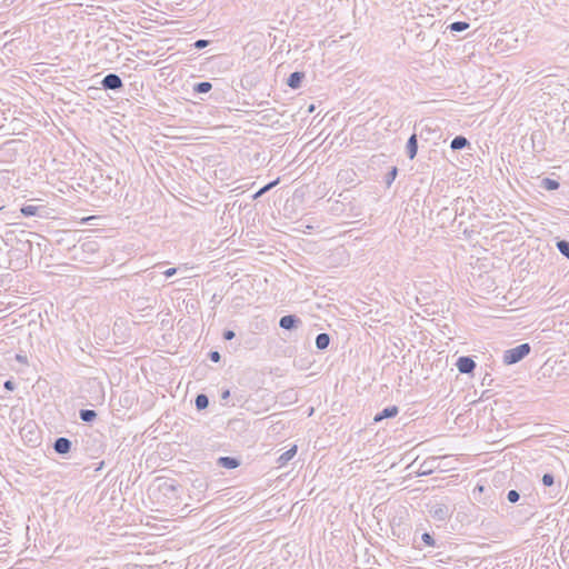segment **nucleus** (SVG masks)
<instances>
[{
    "label": "nucleus",
    "mask_w": 569,
    "mask_h": 569,
    "mask_svg": "<svg viewBox=\"0 0 569 569\" xmlns=\"http://www.w3.org/2000/svg\"><path fill=\"white\" fill-rule=\"evenodd\" d=\"M426 508L430 517L440 522L448 521L455 510L446 500H431L426 505Z\"/></svg>",
    "instance_id": "f257e3e1"
},
{
    "label": "nucleus",
    "mask_w": 569,
    "mask_h": 569,
    "mask_svg": "<svg viewBox=\"0 0 569 569\" xmlns=\"http://www.w3.org/2000/svg\"><path fill=\"white\" fill-rule=\"evenodd\" d=\"M531 351L529 343H521L515 348L508 349L503 352V362L506 365H513L526 358Z\"/></svg>",
    "instance_id": "f03ea898"
},
{
    "label": "nucleus",
    "mask_w": 569,
    "mask_h": 569,
    "mask_svg": "<svg viewBox=\"0 0 569 569\" xmlns=\"http://www.w3.org/2000/svg\"><path fill=\"white\" fill-rule=\"evenodd\" d=\"M101 87L104 90L118 91V90H121L123 88V81H122V79L118 74H116V73H108L101 80Z\"/></svg>",
    "instance_id": "7ed1b4c3"
},
{
    "label": "nucleus",
    "mask_w": 569,
    "mask_h": 569,
    "mask_svg": "<svg viewBox=\"0 0 569 569\" xmlns=\"http://www.w3.org/2000/svg\"><path fill=\"white\" fill-rule=\"evenodd\" d=\"M302 323L301 319L296 315H287L280 318L279 326L284 330L297 329Z\"/></svg>",
    "instance_id": "20e7f679"
},
{
    "label": "nucleus",
    "mask_w": 569,
    "mask_h": 569,
    "mask_svg": "<svg viewBox=\"0 0 569 569\" xmlns=\"http://www.w3.org/2000/svg\"><path fill=\"white\" fill-rule=\"evenodd\" d=\"M456 366L461 373H471L476 368V362L468 356H461L458 358Z\"/></svg>",
    "instance_id": "39448f33"
},
{
    "label": "nucleus",
    "mask_w": 569,
    "mask_h": 569,
    "mask_svg": "<svg viewBox=\"0 0 569 569\" xmlns=\"http://www.w3.org/2000/svg\"><path fill=\"white\" fill-rule=\"evenodd\" d=\"M72 442L66 437H59L53 442V449L59 455H68L71 450Z\"/></svg>",
    "instance_id": "423d86ee"
},
{
    "label": "nucleus",
    "mask_w": 569,
    "mask_h": 569,
    "mask_svg": "<svg viewBox=\"0 0 569 569\" xmlns=\"http://www.w3.org/2000/svg\"><path fill=\"white\" fill-rule=\"evenodd\" d=\"M437 457L427 458L419 467L418 476H428L438 467Z\"/></svg>",
    "instance_id": "0eeeda50"
},
{
    "label": "nucleus",
    "mask_w": 569,
    "mask_h": 569,
    "mask_svg": "<svg viewBox=\"0 0 569 569\" xmlns=\"http://www.w3.org/2000/svg\"><path fill=\"white\" fill-rule=\"evenodd\" d=\"M407 156L410 160L415 159L418 152V138L417 134L413 133L409 137L406 144Z\"/></svg>",
    "instance_id": "6e6552de"
},
{
    "label": "nucleus",
    "mask_w": 569,
    "mask_h": 569,
    "mask_svg": "<svg viewBox=\"0 0 569 569\" xmlns=\"http://www.w3.org/2000/svg\"><path fill=\"white\" fill-rule=\"evenodd\" d=\"M399 408L397 406H390L382 409L379 413L376 415L375 421H381L383 419L393 418L398 415Z\"/></svg>",
    "instance_id": "1a4fd4ad"
},
{
    "label": "nucleus",
    "mask_w": 569,
    "mask_h": 569,
    "mask_svg": "<svg viewBox=\"0 0 569 569\" xmlns=\"http://www.w3.org/2000/svg\"><path fill=\"white\" fill-rule=\"evenodd\" d=\"M305 79V73L300 71L292 72L287 79V84L291 89H299L301 87L302 80Z\"/></svg>",
    "instance_id": "9d476101"
},
{
    "label": "nucleus",
    "mask_w": 569,
    "mask_h": 569,
    "mask_svg": "<svg viewBox=\"0 0 569 569\" xmlns=\"http://www.w3.org/2000/svg\"><path fill=\"white\" fill-rule=\"evenodd\" d=\"M218 465L227 469H234L239 467L240 461L237 458L226 456L218 459Z\"/></svg>",
    "instance_id": "9b49d317"
},
{
    "label": "nucleus",
    "mask_w": 569,
    "mask_h": 569,
    "mask_svg": "<svg viewBox=\"0 0 569 569\" xmlns=\"http://www.w3.org/2000/svg\"><path fill=\"white\" fill-rule=\"evenodd\" d=\"M470 143L468 141V139L463 136H456L451 142H450V148L456 151V150H461L466 147H468Z\"/></svg>",
    "instance_id": "f8f14e48"
},
{
    "label": "nucleus",
    "mask_w": 569,
    "mask_h": 569,
    "mask_svg": "<svg viewBox=\"0 0 569 569\" xmlns=\"http://www.w3.org/2000/svg\"><path fill=\"white\" fill-rule=\"evenodd\" d=\"M297 453V446L291 447L278 458L279 466L287 465Z\"/></svg>",
    "instance_id": "ddd939ff"
},
{
    "label": "nucleus",
    "mask_w": 569,
    "mask_h": 569,
    "mask_svg": "<svg viewBox=\"0 0 569 569\" xmlns=\"http://www.w3.org/2000/svg\"><path fill=\"white\" fill-rule=\"evenodd\" d=\"M40 210H42V207L33 206V204H26L22 206L20 211L24 217H34L39 216Z\"/></svg>",
    "instance_id": "4468645a"
},
{
    "label": "nucleus",
    "mask_w": 569,
    "mask_h": 569,
    "mask_svg": "<svg viewBox=\"0 0 569 569\" xmlns=\"http://www.w3.org/2000/svg\"><path fill=\"white\" fill-rule=\"evenodd\" d=\"M330 343V336L328 333H319L317 337H316V347L319 349V350H325L328 348Z\"/></svg>",
    "instance_id": "2eb2a0df"
},
{
    "label": "nucleus",
    "mask_w": 569,
    "mask_h": 569,
    "mask_svg": "<svg viewBox=\"0 0 569 569\" xmlns=\"http://www.w3.org/2000/svg\"><path fill=\"white\" fill-rule=\"evenodd\" d=\"M280 181V178H277L276 180H272L270 181L269 183H267L266 186H263L262 188H260L253 196L252 198L256 200L260 197H262L264 193H267L268 191H270L272 188H274Z\"/></svg>",
    "instance_id": "dca6fc26"
},
{
    "label": "nucleus",
    "mask_w": 569,
    "mask_h": 569,
    "mask_svg": "<svg viewBox=\"0 0 569 569\" xmlns=\"http://www.w3.org/2000/svg\"><path fill=\"white\" fill-rule=\"evenodd\" d=\"M79 418L83 422H92L97 418V412L91 409H81L79 411Z\"/></svg>",
    "instance_id": "f3484780"
},
{
    "label": "nucleus",
    "mask_w": 569,
    "mask_h": 569,
    "mask_svg": "<svg viewBox=\"0 0 569 569\" xmlns=\"http://www.w3.org/2000/svg\"><path fill=\"white\" fill-rule=\"evenodd\" d=\"M540 187L546 189V190H548V191H553V190H557L560 187V183L557 180H555V179L543 178L541 180Z\"/></svg>",
    "instance_id": "a211bd4d"
},
{
    "label": "nucleus",
    "mask_w": 569,
    "mask_h": 569,
    "mask_svg": "<svg viewBox=\"0 0 569 569\" xmlns=\"http://www.w3.org/2000/svg\"><path fill=\"white\" fill-rule=\"evenodd\" d=\"M194 405L198 410H204L209 406V398L204 393H199L194 399Z\"/></svg>",
    "instance_id": "6ab92c4d"
},
{
    "label": "nucleus",
    "mask_w": 569,
    "mask_h": 569,
    "mask_svg": "<svg viewBox=\"0 0 569 569\" xmlns=\"http://www.w3.org/2000/svg\"><path fill=\"white\" fill-rule=\"evenodd\" d=\"M212 89V84L209 81L198 82L193 86V92L196 93H207Z\"/></svg>",
    "instance_id": "aec40b11"
},
{
    "label": "nucleus",
    "mask_w": 569,
    "mask_h": 569,
    "mask_svg": "<svg viewBox=\"0 0 569 569\" xmlns=\"http://www.w3.org/2000/svg\"><path fill=\"white\" fill-rule=\"evenodd\" d=\"M469 26L470 24L466 21H456V22H452L448 28L452 32H462V31L467 30L469 28Z\"/></svg>",
    "instance_id": "412c9836"
},
{
    "label": "nucleus",
    "mask_w": 569,
    "mask_h": 569,
    "mask_svg": "<svg viewBox=\"0 0 569 569\" xmlns=\"http://www.w3.org/2000/svg\"><path fill=\"white\" fill-rule=\"evenodd\" d=\"M556 247L561 254H563L567 259H569V241L558 240L556 243Z\"/></svg>",
    "instance_id": "4be33fe9"
},
{
    "label": "nucleus",
    "mask_w": 569,
    "mask_h": 569,
    "mask_svg": "<svg viewBox=\"0 0 569 569\" xmlns=\"http://www.w3.org/2000/svg\"><path fill=\"white\" fill-rule=\"evenodd\" d=\"M397 174H398V168L397 167H391V169L389 170V172L385 177V181H386L387 187H390L392 184V182L397 178Z\"/></svg>",
    "instance_id": "5701e85b"
},
{
    "label": "nucleus",
    "mask_w": 569,
    "mask_h": 569,
    "mask_svg": "<svg viewBox=\"0 0 569 569\" xmlns=\"http://www.w3.org/2000/svg\"><path fill=\"white\" fill-rule=\"evenodd\" d=\"M421 540L423 541V543L428 547H435L436 546V540L435 538L432 537V535H430L429 532H423L421 535Z\"/></svg>",
    "instance_id": "b1692460"
},
{
    "label": "nucleus",
    "mask_w": 569,
    "mask_h": 569,
    "mask_svg": "<svg viewBox=\"0 0 569 569\" xmlns=\"http://www.w3.org/2000/svg\"><path fill=\"white\" fill-rule=\"evenodd\" d=\"M520 499V493L512 489V490H509L508 493H507V500L510 502V503H516L518 502Z\"/></svg>",
    "instance_id": "393cba45"
},
{
    "label": "nucleus",
    "mask_w": 569,
    "mask_h": 569,
    "mask_svg": "<svg viewBox=\"0 0 569 569\" xmlns=\"http://www.w3.org/2000/svg\"><path fill=\"white\" fill-rule=\"evenodd\" d=\"M542 483L546 487H550L555 483V477L551 473H545L542 476Z\"/></svg>",
    "instance_id": "a878e982"
},
{
    "label": "nucleus",
    "mask_w": 569,
    "mask_h": 569,
    "mask_svg": "<svg viewBox=\"0 0 569 569\" xmlns=\"http://www.w3.org/2000/svg\"><path fill=\"white\" fill-rule=\"evenodd\" d=\"M209 43H210V41H209V40L199 39V40H197V41L193 43V47H194L196 49H199V50H200V49L206 48Z\"/></svg>",
    "instance_id": "bb28decb"
},
{
    "label": "nucleus",
    "mask_w": 569,
    "mask_h": 569,
    "mask_svg": "<svg viewBox=\"0 0 569 569\" xmlns=\"http://www.w3.org/2000/svg\"><path fill=\"white\" fill-rule=\"evenodd\" d=\"M208 357L212 362H219L221 359L220 353L216 350L210 351Z\"/></svg>",
    "instance_id": "cd10ccee"
},
{
    "label": "nucleus",
    "mask_w": 569,
    "mask_h": 569,
    "mask_svg": "<svg viewBox=\"0 0 569 569\" xmlns=\"http://www.w3.org/2000/svg\"><path fill=\"white\" fill-rule=\"evenodd\" d=\"M236 337V333L233 330H224L223 331V339L224 340H232Z\"/></svg>",
    "instance_id": "c85d7f7f"
},
{
    "label": "nucleus",
    "mask_w": 569,
    "mask_h": 569,
    "mask_svg": "<svg viewBox=\"0 0 569 569\" xmlns=\"http://www.w3.org/2000/svg\"><path fill=\"white\" fill-rule=\"evenodd\" d=\"M3 387L6 390L8 391H13L16 389V383L12 381V380H7L4 383H3Z\"/></svg>",
    "instance_id": "c756f323"
},
{
    "label": "nucleus",
    "mask_w": 569,
    "mask_h": 569,
    "mask_svg": "<svg viewBox=\"0 0 569 569\" xmlns=\"http://www.w3.org/2000/svg\"><path fill=\"white\" fill-rule=\"evenodd\" d=\"M431 131H432V129H431V128H429V127L426 124V126L421 127V130H420V134H419V136H420V138H423V137H425V136H423V134H425V132H426V134H429Z\"/></svg>",
    "instance_id": "7c9ffc66"
},
{
    "label": "nucleus",
    "mask_w": 569,
    "mask_h": 569,
    "mask_svg": "<svg viewBox=\"0 0 569 569\" xmlns=\"http://www.w3.org/2000/svg\"><path fill=\"white\" fill-rule=\"evenodd\" d=\"M177 273V268H169L167 269L163 274L167 277V278H170L172 276H174Z\"/></svg>",
    "instance_id": "2f4dec72"
},
{
    "label": "nucleus",
    "mask_w": 569,
    "mask_h": 569,
    "mask_svg": "<svg viewBox=\"0 0 569 569\" xmlns=\"http://www.w3.org/2000/svg\"><path fill=\"white\" fill-rule=\"evenodd\" d=\"M493 381V379L491 378V376L489 373H486L485 377L482 378V385H491V382Z\"/></svg>",
    "instance_id": "473e14b6"
},
{
    "label": "nucleus",
    "mask_w": 569,
    "mask_h": 569,
    "mask_svg": "<svg viewBox=\"0 0 569 569\" xmlns=\"http://www.w3.org/2000/svg\"><path fill=\"white\" fill-rule=\"evenodd\" d=\"M16 359H17V361H19V362L27 363V357H26V356L17 355V356H16Z\"/></svg>",
    "instance_id": "72a5a7b5"
},
{
    "label": "nucleus",
    "mask_w": 569,
    "mask_h": 569,
    "mask_svg": "<svg viewBox=\"0 0 569 569\" xmlns=\"http://www.w3.org/2000/svg\"><path fill=\"white\" fill-rule=\"evenodd\" d=\"M483 490H485V486L477 485L476 488L473 489V493H476V491L482 492Z\"/></svg>",
    "instance_id": "f704fd0d"
},
{
    "label": "nucleus",
    "mask_w": 569,
    "mask_h": 569,
    "mask_svg": "<svg viewBox=\"0 0 569 569\" xmlns=\"http://www.w3.org/2000/svg\"><path fill=\"white\" fill-rule=\"evenodd\" d=\"M229 396H230V391H229V390H224V391L222 392V395H221V398H222V399H228V398H229Z\"/></svg>",
    "instance_id": "c9c22d12"
},
{
    "label": "nucleus",
    "mask_w": 569,
    "mask_h": 569,
    "mask_svg": "<svg viewBox=\"0 0 569 569\" xmlns=\"http://www.w3.org/2000/svg\"><path fill=\"white\" fill-rule=\"evenodd\" d=\"M164 486H166V488H167L168 490H171V491H174V490H176V488H174V486H173V485H167V483H166Z\"/></svg>",
    "instance_id": "e433bc0d"
},
{
    "label": "nucleus",
    "mask_w": 569,
    "mask_h": 569,
    "mask_svg": "<svg viewBox=\"0 0 569 569\" xmlns=\"http://www.w3.org/2000/svg\"><path fill=\"white\" fill-rule=\"evenodd\" d=\"M313 109H315V107H313V106H310L309 111H310V112H312V111H313Z\"/></svg>",
    "instance_id": "4c0bfd02"
},
{
    "label": "nucleus",
    "mask_w": 569,
    "mask_h": 569,
    "mask_svg": "<svg viewBox=\"0 0 569 569\" xmlns=\"http://www.w3.org/2000/svg\"><path fill=\"white\" fill-rule=\"evenodd\" d=\"M2 209V207L0 208V210Z\"/></svg>",
    "instance_id": "58836bf2"
}]
</instances>
